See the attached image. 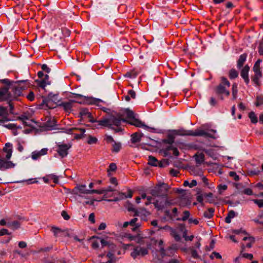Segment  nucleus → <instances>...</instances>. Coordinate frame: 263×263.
Returning <instances> with one entry per match:
<instances>
[{
  "label": "nucleus",
  "instance_id": "obj_1",
  "mask_svg": "<svg viewBox=\"0 0 263 263\" xmlns=\"http://www.w3.org/2000/svg\"><path fill=\"white\" fill-rule=\"evenodd\" d=\"M168 190V185L165 183H162L151 190V194L153 197H161L162 201L156 200L153 202L155 206L158 209H162L167 202V192Z\"/></svg>",
  "mask_w": 263,
  "mask_h": 263
},
{
  "label": "nucleus",
  "instance_id": "obj_2",
  "mask_svg": "<svg viewBox=\"0 0 263 263\" xmlns=\"http://www.w3.org/2000/svg\"><path fill=\"white\" fill-rule=\"evenodd\" d=\"M123 118L120 116L118 114L117 117L111 116L108 118H103L97 121L98 125L104 127H107L109 128L114 129L116 132L121 130L120 127L122 122H126Z\"/></svg>",
  "mask_w": 263,
  "mask_h": 263
},
{
  "label": "nucleus",
  "instance_id": "obj_3",
  "mask_svg": "<svg viewBox=\"0 0 263 263\" xmlns=\"http://www.w3.org/2000/svg\"><path fill=\"white\" fill-rule=\"evenodd\" d=\"M61 102L58 93H49L47 97H43L42 105L49 108H54L55 106H59Z\"/></svg>",
  "mask_w": 263,
  "mask_h": 263
},
{
  "label": "nucleus",
  "instance_id": "obj_4",
  "mask_svg": "<svg viewBox=\"0 0 263 263\" xmlns=\"http://www.w3.org/2000/svg\"><path fill=\"white\" fill-rule=\"evenodd\" d=\"M230 87V83L227 79L221 77L220 83L215 88V92L218 95L229 96L230 93L228 89ZM220 99L221 100L223 99L222 96H221Z\"/></svg>",
  "mask_w": 263,
  "mask_h": 263
},
{
  "label": "nucleus",
  "instance_id": "obj_5",
  "mask_svg": "<svg viewBox=\"0 0 263 263\" xmlns=\"http://www.w3.org/2000/svg\"><path fill=\"white\" fill-rule=\"evenodd\" d=\"M216 131L211 129L206 131L203 129H197L195 132L192 130V136H203L209 137L212 139H216L217 137L216 135Z\"/></svg>",
  "mask_w": 263,
  "mask_h": 263
},
{
  "label": "nucleus",
  "instance_id": "obj_6",
  "mask_svg": "<svg viewBox=\"0 0 263 263\" xmlns=\"http://www.w3.org/2000/svg\"><path fill=\"white\" fill-rule=\"evenodd\" d=\"M9 90L8 86L0 87V102L12 100L11 92Z\"/></svg>",
  "mask_w": 263,
  "mask_h": 263
},
{
  "label": "nucleus",
  "instance_id": "obj_7",
  "mask_svg": "<svg viewBox=\"0 0 263 263\" xmlns=\"http://www.w3.org/2000/svg\"><path fill=\"white\" fill-rule=\"evenodd\" d=\"M71 147L70 144L59 143L57 144V152L61 158L68 155V151Z\"/></svg>",
  "mask_w": 263,
  "mask_h": 263
},
{
  "label": "nucleus",
  "instance_id": "obj_8",
  "mask_svg": "<svg viewBox=\"0 0 263 263\" xmlns=\"http://www.w3.org/2000/svg\"><path fill=\"white\" fill-rule=\"evenodd\" d=\"M9 89H11L12 100L20 96L22 92V87L21 83H15V84L8 86Z\"/></svg>",
  "mask_w": 263,
  "mask_h": 263
},
{
  "label": "nucleus",
  "instance_id": "obj_9",
  "mask_svg": "<svg viewBox=\"0 0 263 263\" xmlns=\"http://www.w3.org/2000/svg\"><path fill=\"white\" fill-rule=\"evenodd\" d=\"M74 195L83 197V194H90V190L86 189L85 185H78L73 190Z\"/></svg>",
  "mask_w": 263,
  "mask_h": 263
},
{
  "label": "nucleus",
  "instance_id": "obj_10",
  "mask_svg": "<svg viewBox=\"0 0 263 263\" xmlns=\"http://www.w3.org/2000/svg\"><path fill=\"white\" fill-rule=\"evenodd\" d=\"M148 253L147 249L137 246L135 247L133 251L131 253L130 255L133 258H136L138 256H144Z\"/></svg>",
  "mask_w": 263,
  "mask_h": 263
},
{
  "label": "nucleus",
  "instance_id": "obj_11",
  "mask_svg": "<svg viewBox=\"0 0 263 263\" xmlns=\"http://www.w3.org/2000/svg\"><path fill=\"white\" fill-rule=\"evenodd\" d=\"M76 102L77 101L74 100H70L65 102L61 101V103L59 104V106L62 107L65 111L70 112L72 110L74 103Z\"/></svg>",
  "mask_w": 263,
  "mask_h": 263
},
{
  "label": "nucleus",
  "instance_id": "obj_12",
  "mask_svg": "<svg viewBox=\"0 0 263 263\" xmlns=\"http://www.w3.org/2000/svg\"><path fill=\"white\" fill-rule=\"evenodd\" d=\"M119 114L124 120H125V118H127L130 121H132L135 118L134 112L128 109L119 112Z\"/></svg>",
  "mask_w": 263,
  "mask_h": 263
},
{
  "label": "nucleus",
  "instance_id": "obj_13",
  "mask_svg": "<svg viewBox=\"0 0 263 263\" xmlns=\"http://www.w3.org/2000/svg\"><path fill=\"white\" fill-rule=\"evenodd\" d=\"M35 82L39 87L43 89H44L47 85L50 84V82L49 80V76L47 74L45 75L44 77H43L40 80H36Z\"/></svg>",
  "mask_w": 263,
  "mask_h": 263
},
{
  "label": "nucleus",
  "instance_id": "obj_14",
  "mask_svg": "<svg viewBox=\"0 0 263 263\" xmlns=\"http://www.w3.org/2000/svg\"><path fill=\"white\" fill-rule=\"evenodd\" d=\"M47 151L48 149L46 148H42L40 151H34L31 153V158L34 160H37L39 159L41 156L47 154Z\"/></svg>",
  "mask_w": 263,
  "mask_h": 263
},
{
  "label": "nucleus",
  "instance_id": "obj_15",
  "mask_svg": "<svg viewBox=\"0 0 263 263\" xmlns=\"http://www.w3.org/2000/svg\"><path fill=\"white\" fill-rule=\"evenodd\" d=\"M249 69V66L248 65H246L243 67L240 72V76L243 79L246 84H248L249 83V79L248 76Z\"/></svg>",
  "mask_w": 263,
  "mask_h": 263
},
{
  "label": "nucleus",
  "instance_id": "obj_16",
  "mask_svg": "<svg viewBox=\"0 0 263 263\" xmlns=\"http://www.w3.org/2000/svg\"><path fill=\"white\" fill-rule=\"evenodd\" d=\"M14 166V164L12 162L7 161L4 159H0V170H4Z\"/></svg>",
  "mask_w": 263,
  "mask_h": 263
},
{
  "label": "nucleus",
  "instance_id": "obj_17",
  "mask_svg": "<svg viewBox=\"0 0 263 263\" xmlns=\"http://www.w3.org/2000/svg\"><path fill=\"white\" fill-rule=\"evenodd\" d=\"M172 134L174 137L175 136H192V130H186L183 129L174 130Z\"/></svg>",
  "mask_w": 263,
  "mask_h": 263
},
{
  "label": "nucleus",
  "instance_id": "obj_18",
  "mask_svg": "<svg viewBox=\"0 0 263 263\" xmlns=\"http://www.w3.org/2000/svg\"><path fill=\"white\" fill-rule=\"evenodd\" d=\"M123 237L128 239L129 241L136 240L137 243H140V240L142 238L140 234H137V235H132L129 233H125L123 235Z\"/></svg>",
  "mask_w": 263,
  "mask_h": 263
},
{
  "label": "nucleus",
  "instance_id": "obj_19",
  "mask_svg": "<svg viewBox=\"0 0 263 263\" xmlns=\"http://www.w3.org/2000/svg\"><path fill=\"white\" fill-rule=\"evenodd\" d=\"M80 115L82 118L86 117L89 119L91 122H94L95 120H92V117L87 108H82L80 111Z\"/></svg>",
  "mask_w": 263,
  "mask_h": 263
},
{
  "label": "nucleus",
  "instance_id": "obj_20",
  "mask_svg": "<svg viewBox=\"0 0 263 263\" xmlns=\"http://www.w3.org/2000/svg\"><path fill=\"white\" fill-rule=\"evenodd\" d=\"M4 151L6 153V158L7 159H9L12 155V144L10 143H7L5 144V146L3 148Z\"/></svg>",
  "mask_w": 263,
  "mask_h": 263
},
{
  "label": "nucleus",
  "instance_id": "obj_21",
  "mask_svg": "<svg viewBox=\"0 0 263 263\" xmlns=\"http://www.w3.org/2000/svg\"><path fill=\"white\" fill-rule=\"evenodd\" d=\"M247 58V54L246 53L242 54L239 56L237 62V66L238 68H240L242 67L246 61Z\"/></svg>",
  "mask_w": 263,
  "mask_h": 263
},
{
  "label": "nucleus",
  "instance_id": "obj_22",
  "mask_svg": "<svg viewBox=\"0 0 263 263\" xmlns=\"http://www.w3.org/2000/svg\"><path fill=\"white\" fill-rule=\"evenodd\" d=\"M129 123L136 127H144V128H148V127L144 125L141 121L135 119V118L132 121H129Z\"/></svg>",
  "mask_w": 263,
  "mask_h": 263
},
{
  "label": "nucleus",
  "instance_id": "obj_23",
  "mask_svg": "<svg viewBox=\"0 0 263 263\" xmlns=\"http://www.w3.org/2000/svg\"><path fill=\"white\" fill-rule=\"evenodd\" d=\"M8 120L4 119H0V124L8 129H13L16 127V125L12 123H7Z\"/></svg>",
  "mask_w": 263,
  "mask_h": 263
},
{
  "label": "nucleus",
  "instance_id": "obj_24",
  "mask_svg": "<svg viewBox=\"0 0 263 263\" xmlns=\"http://www.w3.org/2000/svg\"><path fill=\"white\" fill-rule=\"evenodd\" d=\"M45 125L47 130H51L56 125L55 121L54 119H49L45 123Z\"/></svg>",
  "mask_w": 263,
  "mask_h": 263
},
{
  "label": "nucleus",
  "instance_id": "obj_25",
  "mask_svg": "<svg viewBox=\"0 0 263 263\" xmlns=\"http://www.w3.org/2000/svg\"><path fill=\"white\" fill-rule=\"evenodd\" d=\"M139 73V70H136V69H134L133 70L126 72L124 76L129 79H134L135 78Z\"/></svg>",
  "mask_w": 263,
  "mask_h": 263
},
{
  "label": "nucleus",
  "instance_id": "obj_26",
  "mask_svg": "<svg viewBox=\"0 0 263 263\" xmlns=\"http://www.w3.org/2000/svg\"><path fill=\"white\" fill-rule=\"evenodd\" d=\"M142 134H138V133H134L131 135V141L133 143H136L140 142Z\"/></svg>",
  "mask_w": 263,
  "mask_h": 263
},
{
  "label": "nucleus",
  "instance_id": "obj_27",
  "mask_svg": "<svg viewBox=\"0 0 263 263\" xmlns=\"http://www.w3.org/2000/svg\"><path fill=\"white\" fill-rule=\"evenodd\" d=\"M137 218H134L129 221V225L134 227L132 229L133 231H136L138 230V228L140 226V224L137 223Z\"/></svg>",
  "mask_w": 263,
  "mask_h": 263
},
{
  "label": "nucleus",
  "instance_id": "obj_28",
  "mask_svg": "<svg viewBox=\"0 0 263 263\" xmlns=\"http://www.w3.org/2000/svg\"><path fill=\"white\" fill-rule=\"evenodd\" d=\"M165 213H166V215L170 216V218L172 220H175V219L176 220V218H177V216H178V212H177V209L176 208H174L172 210V213H173L172 215L170 214L169 211H166L165 212Z\"/></svg>",
  "mask_w": 263,
  "mask_h": 263
},
{
  "label": "nucleus",
  "instance_id": "obj_29",
  "mask_svg": "<svg viewBox=\"0 0 263 263\" xmlns=\"http://www.w3.org/2000/svg\"><path fill=\"white\" fill-rule=\"evenodd\" d=\"M195 160L198 164H201L204 160V155L203 154L201 153L199 154H195Z\"/></svg>",
  "mask_w": 263,
  "mask_h": 263
},
{
  "label": "nucleus",
  "instance_id": "obj_30",
  "mask_svg": "<svg viewBox=\"0 0 263 263\" xmlns=\"http://www.w3.org/2000/svg\"><path fill=\"white\" fill-rule=\"evenodd\" d=\"M214 209L213 208H209L203 213V216L206 218H211L214 215Z\"/></svg>",
  "mask_w": 263,
  "mask_h": 263
},
{
  "label": "nucleus",
  "instance_id": "obj_31",
  "mask_svg": "<svg viewBox=\"0 0 263 263\" xmlns=\"http://www.w3.org/2000/svg\"><path fill=\"white\" fill-rule=\"evenodd\" d=\"M185 250L190 252L192 257L194 258H200V256L198 255L197 251L193 248H189Z\"/></svg>",
  "mask_w": 263,
  "mask_h": 263
},
{
  "label": "nucleus",
  "instance_id": "obj_32",
  "mask_svg": "<svg viewBox=\"0 0 263 263\" xmlns=\"http://www.w3.org/2000/svg\"><path fill=\"white\" fill-rule=\"evenodd\" d=\"M235 216V213L234 211H231L229 212L228 216L225 218V222L227 223H230L231 221V219Z\"/></svg>",
  "mask_w": 263,
  "mask_h": 263
},
{
  "label": "nucleus",
  "instance_id": "obj_33",
  "mask_svg": "<svg viewBox=\"0 0 263 263\" xmlns=\"http://www.w3.org/2000/svg\"><path fill=\"white\" fill-rule=\"evenodd\" d=\"M243 240L250 241V243H247L246 245V247L250 248L252 246V243L254 242L255 239L252 236H246L243 238Z\"/></svg>",
  "mask_w": 263,
  "mask_h": 263
},
{
  "label": "nucleus",
  "instance_id": "obj_34",
  "mask_svg": "<svg viewBox=\"0 0 263 263\" xmlns=\"http://www.w3.org/2000/svg\"><path fill=\"white\" fill-rule=\"evenodd\" d=\"M238 76V71L235 69H231L229 71V77L231 79H234L237 78Z\"/></svg>",
  "mask_w": 263,
  "mask_h": 263
},
{
  "label": "nucleus",
  "instance_id": "obj_35",
  "mask_svg": "<svg viewBox=\"0 0 263 263\" xmlns=\"http://www.w3.org/2000/svg\"><path fill=\"white\" fill-rule=\"evenodd\" d=\"M7 226L12 229H16L20 226V223L18 221H13L11 222H8Z\"/></svg>",
  "mask_w": 263,
  "mask_h": 263
},
{
  "label": "nucleus",
  "instance_id": "obj_36",
  "mask_svg": "<svg viewBox=\"0 0 263 263\" xmlns=\"http://www.w3.org/2000/svg\"><path fill=\"white\" fill-rule=\"evenodd\" d=\"M261 77V73H254V76L252 77V81L256 85H259V80Z\"/></svg>",
  "mask_w": 263,
  "mask_h": 263
},
{
  "label": "nucleus",
  "instance_id": "obj_37",
  "mask_svg": "<svg viewBox=\"0 0 263 263\" xmlns=\"http://www.w3.org/2000/svg\"><path fill=\"white\" fill-rule=\"evenodd\" d=\"M51 230L55 237L61 236L63 233V231L57 227H52Z\"/></svg>",
  "mask_w": 263,
  "mask_h": 263
},
{
  "label": "nucleus",
  "instance_id": "obj_38",
  "mask_svg": "<svg viewBox=\"0 0 263 263\" xmlns=\"http://www.w3.org/2000/svg\"><path fill=\"white\" fill-rule=\"evenodd\" d=\"M148 164L152 166H157L158 161L156 158L153 156H149L148 157Z\"/></svg>",
  "mask_w": 263,
  "mask_h": 263
},
{
  "label": "nucleus",
  "instance_id": "obj_39",
  "mask_svg": "<svg viewBox=\"0 0 263 263\" xmlns=\"http://www.w3.org/2000/svg\"><path fill=\"white\" fill-rule=\"evenodd\" d=\"M197 183L196 180H192L191 183L187 180H185L183 182V185L184 186H189L190 187H193L197 185Z\"/></svg>",
  "mask_w": 263,
  "mask_h": 263
},
{
  "label": "nucleus",
  "instance_id": "obj_40",
  "mask_svg": "<svg viewBox=\"0 0 263 263\" xmlns=\"http://www.w3.org/2000/svg\"><path fill=\"white\" fill-rule=\"evenodd\" d=\"M171 231V235L175 238L176 241H179L180 240V236L177 234L176 231L171 228H169Z\"/></svg>",
  "mask_w": 263,
  "mask_h": 263
},
{
  "label": "nucleus",
  "instance_id": "obj_41",
  "mask_svg": "<svg viewBox=\"0 0 263 263\" xmlns=\"http://www.w3.org/2000/svg\"><path fill=\"white\" fill-rule=\"evenodd\" d=\"M249 117L252 123H256L257 122V118L254 112L252 111L250 112L249 114Z\"/></svg>",
  "mask_w": 263,
  "mask_h": 263
},
{
  "label": "nucleus",
  "instance_id": "obj_42",
  "mask_svg": "<svg viewBox=\"0 0 263 263\" xmlns=\"http://www.w3.org/2000/svg\"><path fill=\"white\" fill-rule=\"evenodd\" d=\"M190 215V213L189 211H185L183 212V216L182 218H176V220L185 221L189 218Z\"/></svg>",
  "mask_w": 263,
  "mask_h": 263
},
{
  "label": "nucleus",
  "instance_id": "obj_43",
  "mask_svg": "<svg viewBox=\"0 0 263 263\" xmlns=\"http://www.w3.org/2000/svg\"><path fill=\"white\" fill-rule=\"evenodd\" d=\"M232 95L233 97V99H236L237 98V85L236 83H234L232 85Z\"/></svg>",
  "mask_w": 263,
  "mask_h": 263
},
{
  "label": "nucleus",
  "instance_id": "obj_44",
  "mask_svg": "<svg viewBox=\"0 0 263 263\" xmlns=\"http://www.w3.org/2000/svg\"><path fill=\"white\" fill-rule=\"evenodd\" d=\"M104 191V195L103 196L104 200H105L106 198H108L107 193L109 192H112L115 191L111 186H108L105 189H103Z\"/></svg>",
  "mask_w": 263,
  "mask_h": 263
},
{
  "label": "nucleus",
  "instance_id": "obj_45",
  "mask_svg": "<svg viewBox=\"0 0 263 263\" xmlns=\"http://www.w3.org/2000/svg\"><path fill=\"white\" fill-rule=\"evenodd\" d=\"M71 130H79L80 132H81V134H79V135H77L76 137L77 138H81L82 137V136H83V134L84 133V132H85V130L84 128H72L70 129Z\"/></svg>",
  "mask_w": 263,
  "mask_h": 263
},
{
  "label": "nucleus",
  "instance_id": "obj_46",
  "mask_svg": "<svg viewBox=\"0 0 263 263\" xmlns=\"http://www.w3.org/2000/svg\"><path fill=\"white\" fill-rule=\"evenodd\" d=\"M175 137L171 134L168 135V139L165 141V142L168 143L170 144H172L174 142Z\"/></svg>",
  "mask_w": 263,
  "mask_h": 263
},
{
  "label": "nucleus",
  "instance_id": "obj_47",
  "mask_svg": "<svg viewBox=\"0 0 263 263\" xmlns=\"http://www.w3.org/2000/svg\"><path fill=\"white\" fill-rule=\"evenodd\" d=\"M103 194L104 195V191L102 190H90V194Z\"/></svg>",
  "mask_w": 263,
  "mask_h": 263
},
{
  "label": "nucleus",
  "instance_id": "obj_48",
  "mask_svg": "<svg viewBox=\"0 0 263 263\" xmlns=\"http://www.w3.org/2000/svg\"><path fill=\"white\" fill-rule=\"evenodd\" d=\"M253 201L260 208L263 207V200L262 199H253Z\"/></svg>",
  "mask_w": 263,
  "mask_h": 263
},
{
  "label": "nucleus",
  "instance_id": "obj_49",
  "mask_svg": "<svg viewBox=\"0 0 263 263\" xmlns=\"http://www.w3.org/2000/svg\"><path fill=\"white\" fill-rule=\"evenodd\" d=\"M210 258L213 259L215 257L216 258L220 259L221 258V256L219 253L213 252L210 255Z\"/></svg>",
  "mask_w": 263,
  "mask_h": 263
},
{
  "label": "nucleus",
  "instance_id": "obj_50",
  "mask_svg": "<svg viewBox=\"0 0 263 263\" xmlns=\"http://www.w3.org/2000/svg\"><path fill=\"white\" fill-rule=\"evenodd\" d=\"M113 151L115 152H118L121 148V145L120 143H115L113 145Z\"/></svg>",
  "mask_w": 263,
  "mask_h": 263
},
{
  "label": "nucleus",
  "instance_id": "obj_51",
  "mask_svg": "<svg viewBox=\"0 0 263 263\" xmlns=\"http://www.w3.org/2000/svg\"><path fill=\"white\" fill-rule=\"evenodd\" d=\"M229 176L233 177L235 181H238L239 179L238 175H237L235 172H230L229 173Z\"/></svg>",
  "mask_w": 263,
  "mask_h": 263
},
{
  "label": "nucleus",
  "instance_id": "obj_52",
  "mask_svg": "<svg viewBox=\"0 0 263 263\" xmlns=\"http://www.w3.org/2000/svg\"><path fill=\"white\" fill-rule=\"evenodd\" d=\"M97 139L96 138L90 136L89 137L88 140V144H94V143H96L97 142Z\"/></svg>",
  "mask_w": 263,
  "mask_h": 263
},
{
  "label": "nucleus",
  "instance_id": "obj_53",
  "mask_svg": "<svg viewBox=\"0 0 263 263\" xmlns=\"http://www.w3.org/2000/svg\"><path fill=\"white\" fill-rule=\"evenodd\" d=\"M240 255L242 257H245V258H248V259H249L250 260H251L253 258V254H250V253H241L240 254Z\"/></svg>",
  "mask_w": 263,
  "mask_h": 263
},
{
  "label": "nucleus",
  "instance_id": "obj_54",
  "mask_svg": "<svg viewBox=\"0 0 263 263\" xmlns=\"http://www.w3.org/2000/svg\"><path fill=\"white\" fill-rule=\"evenodd\" d=\"M117 169V166L115 163H112L110 164L109 166V168L107 170V172H109V171H115Z\"/></svg>",
  "mask_w": 263,
  "mask_h": 263
},
{
  "label": "nucleus",
  "instance_id": "obj_55",
  "mask_svg": "<svg viewBox=\"0 0 263 263\" xmlns=\"http://www.w3.org/2000/svg\"><path fill=\"white\" fill-rule=\"evenodd\" d=\"M253 70L254 73H261L260 70V66H258L257 64H254L253 67Z\"/></svg>",
  "mask_w": 263,
  "mask_h": 263
},
{
  "label": "nucleus",
  "instance_id": "obj_56",
  "mask_svg": "<svg viewBox=\"0 0 263 263\" xmlns=\"http://www.w3.org/2000/svg\"><path fill=\"white\" fill-rule=\"evenodd\" d=\"M61 215L65 220H67L69 219V218H70V216L68 215L67 213L65 211H63L61 212Z\"/></svg>",
  "mask_w": 263,
  "mask_h": 263
},
{
  "label": "nucleus",
  "instance_id": "obj_57",
  "mask_svg": "<svg viewBox=\"0 0 263 263\" xmlns=\"http://www.w3.org/2000/svg\"><path fill=\"white\" fill-rule=\"evenodd\" d=\"M209 103L211 106H215L217 103V100L213 97H211L209 100Z\"/></svg>",
  "mask_w": 263,
  "mask_h": 263
},
{
  "label": "nucleus",
  "instance_id": "obj_58",
  "mask_svg": "<svg viewBox=\"0 0 263 263\" xmlns=\"http://www.w3.org/2000/svg\"><path fill=\"white\" fill-rule=\"evenodd\" d=\"M41 68L43 71H45L47 73H49L50 71V69L47 66L46 64H43Z\"/></svg>",
  "mask_w": 263,
  "mask_h": 263
},
{
  "label": "nucleus",
  "instance_id": "obj_59",
  "mask_svg": "<svg viewBox=\"0 0 263 263\" xmlns=\"http://www.w3.org/2000/svg\"><path fill=\"white\" fill-rule=\"evenodd\" d=\"M243 193L245 194H246V195H251L253 194V192H252V190L251 189H249V188L245 189L243 191Z\"/></svg>",
  "mask_w": 263,
  "mask_h": 263
},
{
  "label": "nucleus",
  "instance_id": "obj_60",
  "mask_svg": "<svg viewBox=\"0 0 263 263\" xmlns=\"http://www.w3.org/2000/svg\"><path fill=\"white\" fill-rule=\"evenodd\" d=\"M128 94L130 98H132L133 99L136 98V92L133 90H129L128 91Z\"/></svg>",
  "mask_w": 263,
  "mask_h": 263
},
{
  "label": "nucleus",
  "instance_id": "obj_61",
  "mask_svg": "<svg viewBox=\"0 0 263 263\" xmlns=\"http://www.w3.org/2000/svg\"><path fill=\"white\" fill-rule=\"evenodd\" d=\"M88 219L91 222L94 223L95 222V214L93 213H91L89 216Z\"/></svg>",
  "mask_w": 263,
  "mask_h": 263
},
{
  "label": "nucleus",
  "instance_id": "obj_62",
  "mask_svg": "<svg viewBox=\"0 0 263 263\" xmlns=\"http://www.w3.org/2000/svg\"><path fill=\"white\" fill-rule=\"evenodd\" d=\"M27 98L30 100L32 101L34 99V93L32 91H30L27 96Z\"/></svg>",
  "mask_w": 263,
  "mask_h": 263
},
{
  "label": "nucleus",
  "instance_id": "obj_63",
  "mask_svg": "<svg viewBox=\"0 0 263 263\" xmlns=\"http://www.w3.org/2000/svg\"><path fill=\"white\" fill-rule=\"evenodd\" d=\"M105 140L107 143H111L114 142V139L111 136H106Z\"/></svg>",
  "mask_w": 263,
  "mask_h": 263
},
{
  "label": "nucleus",
  "instance_id": "obj_64",
  "mask_svg": "<svg viewBox=\"0 0 263 263\" xmlns=\"http://www.w3.org/2000/svg\"><path fill=\"white\" fill-rule=\"evenodd\" d=\"M18 247L20 248H25L27 247V243L26 242L22 241L18 242Z\"/></svg>",
  "mask_w": 263,
  "mask_h": 263
}]
</instances>
